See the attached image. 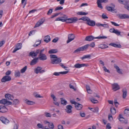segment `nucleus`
Here are the masks:
<instances>
[{"label":"nucleus","mask_w":129,"mask_h":129,"mask_svg":"<svg viewBox=\"0 0 129 129\" xmlns=\"http://www.w3.org/2000/svg\"><path fill=\"white\" fill-rule=\"evenodd\" d=\"M62 98H61V103L62 104H63L64 105H66V104L67 102L65 100L62 99Z\"/></svg>","instance_id":"79ce46f5"},{"label":"nucleus","mask_w":129,"mask_h":129,"mask_svg":"<svg viewBox=\"0 0 129 129\" xmlns=\"http://www.w3.org/2000/svg\"><path fill=\"white\" fill-rule=\"evenodd\" d=\"M78 20V19L77 17H72L70 18L66 19L65 18V21L68 23H75Z\"/></svg>","instance_id":"7ed1b4c3"},{"label":"nucleus","mask_w":129,"mask_h":129,"mask_svg":"<svg viewBox=\"0 0 129 129\" xmlns=\"http://www.w3.org/2000/svg\"><path fill=\"white\" fill-rule=\"evenodd\" d=\"M90 99L91 102L94 104L97 103L98 102V101L97 100L93 98H90Z\"/></svg>","instance_id":"2f4dec72"},{"label":"nucleus","mask_w":129,"mask_h":129,"mask_svg":"<svg viewBox=\"0 0 129 129\" xmlns=\"http://www.w3.org/2000/svg\"><path fill=\"white\" fill-rule=\"evenodd\" d=\"M55 21H60L63 22H64L65 21V18L63 17L57 18L55 19Z\"/></svg>","instance_id":"bb28decb"},{"label":"nucleus","mask_w":129,"mask_h":129,"mask_svg":"<svg viewBox=\"0 0 129 129\" xmlns=\"http://www.w3.org/2000/svg\"><path fill=\"white\" fill-rule=\"evenodd\" d=\"M97 3L98 5V7L101 9H102L103 8V7L102 6L101 3L99 1V0L97 1Z\"/></svg>","instance_id":"e433bc0d"},{"label":"nucleus","mask_w":129,"mask_h":129,"mask_svg":"<svg viewBox=\"0 0 129 129\" xmlns=\"http://www.w3.org/2000/svg\"><path fill=\"white\" fill-rule=\"evenodd\" d=\"M102 26L105 28H108L109 26L107 24H102Z\"/></svg>","instance_id":"4d7b16f0"},{"label":"nucleus","mask_w":129,"mask_h":129,"mask_svg":"<svg viewBox=\"0 0 129 129\" xmlns=\"http://www.w3.org/2000/svg\"><path fill=\"white\" fill-rule=\"evenodd\" d=\"M5 42L4 40H2L0 42V47L3 46Z\"/></svg>","instance_id":"bf43d9fd"},{"label":"nucleus","mask_w":129,"mask_h":129,"mask_svg":"<svg viewBox=\"0 0 129 129\" xmlns=\"http://www.w3.org/2000/svg\"><path fill=\"white\" fill-rule=\"evenodd\" d=\"M123 92V97H126L127 93V90L125 89H124L122 90Z\"/></svg>","instance_id":"4c0bfd02"},{"label":"nucleus","mask_w":129,"mask_h":129,"mask_svg":"<svg viewBox=\"0 0 129 129\" xmlns=\"http://www.w3.org/2000/svg\"><path fill=\"white\" fill-rule=\"evenodd\" d=\"M91 111L94 112H98L99 111V108L97 107L93 108Z\"/></svg>","instance_id":"c9c22d12"},{"label":"nucleus","mask_w":129,"mask_h":129,"mask_svg":"<svg viewBox=\"0 0 129 129\" xmlns=\"http://www.w3.org/2000/svg\"><path fill=\"white\" fill-rule=\"evenodd\" d=\"M90 55H85L83 57H81V58L82 60H83L84 59L90 58Z\"/></svg>","instance_id":"ea45409f"},{"label":"nucleus","mask_w":129,"mask_h":129,"mask_svg":"<svg viewBox=\"0 0 129 129\" xmlns=\"http://www.w3.org/2000/svg\"><path fill=\"white\" fill-rule=\"evenodd\" d=\"M48 125L49 127L50 128L53 129L54 128V126L53 123H49L48 124Z\"/></svg>","instance_id":"c03bdc74"},{"label":"nucleus","mask_w":129,"mask_h":129,"mask_svg":"<svg viewBox=\"0 0 129 129\" xmlns=\"http://www.w3.org/2000/svg\"><path fill=\"white\" fill-rule=\"evenodd\" d=\"M45 20V19L44 18L40 19L36 24L34 27L36 28L39 26L44 23Z\"/></svg>","instance_id":"0eeeda50"},{"label":"nucleus","mask_w":129,"mask_h":129,"mask_svg":"<svg viewBox=\"0 0 129 129\" xmlns=\"http://www.w3.org/2000/svg\"><path fill=\"white\" fill-rule=\"evenodd\" d=\"M102 17L103 19H107L108 17L106 16V15L104 13H103L102 14Z\"/></svg>","instance_id":"864d4df0"},{"label":"nucleus","mask_w":129,"mask_h":129,"mask_svg":"<svg viewBox=\"0 0 129 129\" xmlns=\"http://www.w3.org/2000/svg\"><path fill=\"white\" fill-rule=\"evenodd\" d=\"M51 40V39L49 36H47L45 37L44 39V41L46 43H48Z\"/></svg>","instance_id":"4be33fe9"},{"label":"nucleus","mask_w":129,"mask_h":129,"mask_svg":"<svg viewBox=\"0 0 129 129\" xmlns=\"http://www.w3.org/2000/svg\"><path fill=\"white\" fill-rule=\"evenodd\" d=\"M69 72L68 71H64L62 72H60V74H67Z\"/></svg>","instance_id":"0e129e2a"},{"label":"nucleus","mask_w":129,"mask_h":129,"mask_svg":"<svg viewBox=\"0 0 129 129\" xmlns=\"http://www.w3.org/2000/svg\"><path fill=\"white\" fill-rule=\"evenodd\" d=\"M37 126L38 128H41L43 129L44 128V127L43 126L42 124L40 123L38 124H37Z\"/></svg>","instance_id":"37998d69"},{"label":"nucleus","mask_w":129,"mask_h":129,"mask_svg":"<svg viewBox=\"0 0 129 129\" xmlns=\"http://www.w3.org/2000/svg\"><path fill=\"white\" fill-rule=\"evenodd\" d=\"M0 120L3 123L6 124L9 122V120L7 118L3 117H1L0 118Z\"/></svg>","instance_id":"4468645a"},{"label":"nucleus","mask_w":129,"mask_h":129,"mask_svg":"<svg viewBox=\"0 0 129 129\" xmlns=\"http://www.w3.org/2000/svg\"><path fill=\"white\" fill-rule=\"evenodd\" d=\"M26 103L28 105H33L35 104V103L33 101H30L27 99L25 101Z\"/></svg>","instance_id":"b1692460"},{"label":"nucleus","mask_w":129,"mask_h":129,"mask_svg":"<svg viewBox=\"0 0 129 129\" xmlns=\"http://www.w3.org/2000/svg\"><path fill=\"white\" fill-rule=\"evenodd\" d=\"M29 55L31 56L33 58L36 57L35 52L34 51L30 52L29 53Z\"/></svg>","instance_id":"72a5a7b5"},{"label":"nucleus","mask_w":129,"mask_h":129,"mask_svg":"<svg viewBox=\"0 0 129 129\" xmlns=\"http://www.w3.org/2000/svg\"><path fill=\"white\" fill-rule=\"evenodd\" d=\"M51 63L53 64H57L61 62V60L60 58H58L56 55L51 54L50 55Z\"/></svg>","instance_id":"f257e3e1"},{"label":"nucleus","mask_w":129,"mask_h":129,"mask_svg":"<svg viewBox=\"0 0 129 129\" xmlns=\"http://www.w3.org/2000/svg\"><path fill=\"white\" fill-rule=\"evenodd\" d=\"M81 51V48L80 47L79 48H78L75 50L74 52V53L78 52L79 51Z\"/></svg>","instance_id":"5fc2aeb1"},{"label":"nucleus","mask_w":129,"mask_h":129,"mask_svg":"<svg viewBox=\"0 0 129 129\" xmlns=\"http://www.w3.org/2000/svg\"><path fill=\"white\" fill-rule=\"evenodd\" d=\"M8 100L12 101V104L13 105H16L19 103V101L17 99H14V97H7Z\"/></svg>","instance_id":"20e7f679"},{"label":"nucleus","mask_w":129,"mask_h":129,"mask_svg":"<svg viewBox=\"0 0 129 129\" xmlns=\"http://www.w3.org/2000/svg\"><path fill=\"white\" fill-rule=\"evenodd\" d=\"M108 47V46L105 44H101L99 45V48L102 49H104Z\"/></svg>","instance_id":"7c9ffc66"},{"label":"nucleus","mask_w":129,"mask_h":129,"mask_svg":"<svg viewBox=\"0 0 129 129\" xmlns=\"http://www.w3.org/2000/svg\"><path fill=\"white\" fill-rule=\"evenodd\" d=\"M111 23H112V24L114 25L115 26H119V25L118 24H117L116 23H115V22H114L111 21Z\"/></svg>","instance_id":"e2e57ef3"},{"label":"nucleus","mask_w":129,"mask_h":129,"mask_svg":"<svg viewBox=\"0 0 129 129\" xmlns=\"http://www.w3.org/2000/svg\"><path fill=\"white\" fill-rule=\"evenodd\" d=\"M6 99H3L1 100H0V103L2 104H7L8 105H11L12 104V102L8 101L9 100L7 97H6Z\"/></svg>","instance_id":"39448f33"},{"label":"nucleus","mask_w":129,"mask_h":129,"mask_svg":"<svg viewBox=\"0 0 129 129\" xmlns=\"http://www.w3.org/2000/svg\"><path fill=\"white\" fill-rule=\"evenodd\" d=\"M89 46L92 48H93L95 46V44L94 42H92L90 44H89Z\"/></svg>","instance_id":"603ef678"},{"label":"nucleus","mask_w":129,"mask_h":129,"mask_svg":"<svg viewBox=\"0 0 129 129\" xmlns=\"http://www.w3.org/2000/svg\"><path fill=\"white\" fill-rule=\"evenodd\" d=\"M53 10L52 9H49L47 13V14L48 15H50L52 12Z\"/></svg>","instance_id":"49530a36"},{"label":"nucleus","mask_w":129,"mask_h":129,"mask_svg":"<svg viewBox=\"0 0 129 129\" xmlns=\"http://www.w3.org/2000/svg\"><path fill=\"white\" fill-rule=\"evenodd\" d=\"M89 46V44H87L81 47L80 48L81 50V51H83L86 50L88 48Z\"/></svg>","instance_id":"412c9836"},{"label":"nucleus","mask_w":129,"mask_h":129,"mask_svg":"<svg viewBox=\"0 0 129 129\" xmlns=\"http://www.w3.org/2000/svg\"><path fill=\"white\" fill-rule=\"evenodd\" d=\"M20 73L19 71H16L15 76L16 77H19L20 76Z\"/></svg>","instance_id":"473e14b6"},{"label":"nucleus","mask_w":129,"mask_h":129,"mask_svg":"<svg viewBox=\"0 0 129 129\" xmlns=\"http://www.w3.org/2000/svg\"><path fill=\"white\" fill-rule=\"evenodd\" d=\"M33 94V96L35 97H42L37 92H34Z\"/></svg>","instance_id":"de8ad7c7"},{"label":"nucleus","mask_w":129,"mask_h":129,"mask_svg":"<svg viewBox=\"0 0 129 129\" xmlns=\"http://www.w3.org/2000/svg\"><path fill=\"white\" fill-rule=\"evenodd\" d=\"M8 109L5 106H0V112L4 113L7 111Z\"/></svg>","instance_id":"f3484780"},{"label":"nucleus","mask_w":129,"mask_h":129,"mask_svg":"<svg viewBox=\"0 0 129 129\" xmlns=\"http://www.w3.org/2000/svg\"><path fill=\"white\" fill-rule=\"evenodd\" d=\"M124 116H129V109H125L124 111Z\"/></svg>","instance_id":"393cba45"},{"label":"nucleus","mask_w":129,"mask_h":129,"mask_svg":"<svg viewBox=\"0 0 129 129\" xmlns=\"http://www.w3.org/2000/svg\"><path fill=\"white\" fill-rule=\"evenodd\" d=\"M80 116L82 117H84L85 116V114L84 113H82L80 112Z\"/></svg>","instance_id":"680f3d73"},{"label":"nucleus","mask_w":129,"mask_h":129,"mask_svg":"<svg viewBox=\"0 0 129 129\" xmlns=\"http://www.w3.org/2000/svg\"><path fill=\"white\" fill-rule=\"evenodd\" d=\"M59 13H56L54 14H53L52 15V16L51 17V18H53L57 16L59 14Z\"/></svg>","instance_id":"3c124183"},{"label":"nucleus","mask_w":129,"mask_h":129,"mask_svg":"<svg viewBox=\"0 0 129 129\" xmlns=\"http://www.w3.org/2000/svg\"><path fill=\"white\" fill-rule=\"evenodd\" d=\"M88 65L86 64H80L79 63H78L75 64L74 66V67L76 68H79L83 67H87Z\"/></svg>","instance_id":"dca6fc26"},{"label":"nucleus","mask_w":129,"mask_h":129,"mask_svg":"<svg viewBox=\"0 0 129 129\" xmlns=\"http://www.w3.org/2000/svg\"><path fill=\"white\" fill-rule=\"evenodd\" d=\"M41 43V41H39L37 42H36L35 44L33 45V46L34 47H37L38 46V45H39Z\"/></svg>","instance_id":"a18cd8bd"},{"label":"nucleus","mask_w":129,"mask_h":129,"mask_svg":"<svg viewBox=\"0 0 129 129\" xmlns=\"http://www.w3.org/2000/svg\"><path fill=\"white\" fill-rule=\"evenodd\" d=\"M108 119L111 121L113 119V118L112 115L111 114L109 115H108Z\"/></svg>","instance_id":"13d9d810"},{"label":"nucleus","mask_w":129,"mask_h":129,"mask_svg":"<svg viewBox=\"0 0 129 129\" xmlns=\"http://www.w3.org/2000/svg\"><path fill=\"white\" fill-rule=\"evenodd\" d=\"M68 39L67 41V43L73 40L75 38V36L73 34H69L68 35Z\"/></svg>","instance_id":"9d476101"},{"label":"nucleus","mask_w":129,"mask_h":129,"mask_svg":"<svg viewBox=\"0 0 129 129\" xmlns=\"http://www.w3.org/2000/svg\"><path fill=\"white\" fill-rule=\"evenodd\" d=\"M115 30V29L114 28H111L109 30V31L110 32L114 33Z\"/></svg>","instance_id":"774afa93"},{"label":"nucleus","mask_w":129,"mask_h":129,"mask_svg":"<svg viewBox=\"0 0 129 129\" xmlns=\"http://www.w3.org/2000/svg\"><path fill=\"white\" fill-rule=\"evenodd\" d=\"M114 33L116 34L117 35H120L121 32L118 30H115Z\"/></svg>","instance_id":"09e8293b"},{"label":"nucleus","mask_w":129,"mask_h":129,"mask_svg":"<svg viewBox=\"0 0 129 129\" xmlns=\"http://www.w3.org/2000/svg\"><path fill=\"white\" fill-rule=\"evenodd\" d=\"M109 45L113 47L119 48H121V45L120 44H116L111 43Z\"/></svg>","instance_id":"6ab92c4d"},{"label":"nucleus","mask_w":129,"mask_h":129,"mask_svg":"<svg viewBox=\"0 0 129 129\" xmlns=\"http://www.w3.org/2000/svg\"><path fill=\"white\" fill-rule=\"evenodd\" d=\"M63 8L61 7H56L55 9V11H57V10H61Z\"/></svg>","instance_id":"8fccbe9b"},{"label":"nucleus","mask_w":129,"mask_h":129,"mask_svg":"<svg viewBox=\"0 0 129 129\" xmlns=\"http://www.w3.org/2000/svg\"><path fill=\"white\" fill-rule=\"evenodd\" d=\"M22 44L21 43H18L16 45V48L12 52L13 53L17 51L20 49L22 47Z\"/></svg>","instance_id":"ddd939ff"},{"label":"nucleus","mask_w":129,"mask_h":129,"mask_svg":"<svg viewBox=\"0 0 129 129\" xmlns=\"http://www.w3.org/2000/svg\"><path fill=\"white\" fill-rule=\"evenodd\" d=\"M77 14L80 15H85L87 14L88 13H85L84 12H78L77 13Z\"/></svg>","instance_id":"58836bf2"},{"label":"nucleus","mask_w":129,"mask_h":129,"mask_svg":"<svg viewBox=\"0 0 129 129\" xmlns=\"http://www.w3.org/2000/svg\"><path fill=\"white\" fill-rule=\"evenodd\" d=\"M89 19V18L88 17H86V16H84L79 19V20H82L84 21H86L87 22Z\"/></svg>","instance_id":"c756f323"},{"label":"nucleus","mask_w":129,"mask_h":129,"mask_svg":"<svg viewBox=\"0 0 129 129\" xmlns=\"http://www.w3.org/2000/svg\"><path fill=\"white\" fill-rule=\"evenodd\" d=\"M11 79V78L9 76H5L2 79L1 81L2 82H5L6 81H10Z\"/></svg>","instance_id":"423d86ee"},{"label":"nucleus","mask_w":129,"mask_h":129,"mask_svg":"<svg viewBox=\"0 0 129 129\" xmlns=\"http://www.w3.org/2000/svg\"><path fill=\"white\" fill-rule=\"evenodd\" d=\"M112 89L114 91H116L119 89L120 87L117 83H114L112 84Z\"/></svg>","instance_id":"6e6552de"},{"label":"nucleus","mask_w":129,"mask_h":129,"mask_svg":"<svg viewBox=\"0 0 129 129\" xmlns=\"http://www.w3.org/2000/svg\"><path fill=\"white\" fill-rule=\"evenodd\" d=\"M11 71H8L5 73V74L6 76H8L11 74Z\"/></svg>","instance_id":"69168bd1"},{"label":"nucleus","mask_w":129,"mask_h":129,"mask_svg":"<svg viewBox=\"0 0 129 129\" xmlns=\"http://www.w3.org/2000/svg\"><path fill=\"white\" fill-rule=\"evenodd\" d=\"M107 38V37L106 36H101L94 37L91 35H90L87 36L85 38V40L86 41H90L94 39H106Z\"/></svg>","instance_id":"f03ea898"},{"label":"nucleus","mask_w":129,"mask_h":129,"mask_svg":"<svg viewBox=\"0 0 129 129\" xmlns=\"http://www.w3.org/2000/svg\"><path fill=\"white\" fill-rule=\"evenodd\" d=\"M58 52L57 50L56 49H52L50 50L49 51V54L54 53Z\"/></svg>","instance_id":"cd10ccee"},{"label":"nucleus","mask_w":129,"mask_h":129,"mask_svg":"<svg viewBox=\"0 0 129 129\" xmlns=\"http://www.w3.org/2000/svg\"><path fill=\"white\" fill-rule=\"evenodd\" d=\"M38 59L40 60H44L47 59L46 55L45 54H39Z\"/></svg>","instance_id":"f8f14e48"},{"label":"nucleus","mask_w":129,"mask_h":129,"mask_svg":"<svg viewBox=\"0 0 129 129\" xmlns=\"http://www.w3.org/2000/svg\"><path fill=\"white\" fill-rule=\"evenodd\" d=\"M60 73L59 72H55L53 74V75H54L56 76H58L59 75Z\"/></svg>","instance_id":"338daca9"},{"label":"nucleus","mask_w":129,"mask_h":129,"mask_svg":"<svg viewBox=\"0 0 129 129\" xmlns=\"http://www.w3.org/2000/svg\"><path fill=\"white\" fill-rule=\"evenodd\" d=\"M66 109H65L66 112L68 113H71L72 112V107L70 105H68L66 106Z\"/></svg>","instance_id":"9b49d317"},{"label":"nucleus","mask_w":129,"mask_h":129,"mask_svg":"<svg viewBox=\"0 0 129 129\" xmlns=\"http://www.w3.org/2000/svg\"><path fill=\"white\" fill-rule=\"evenodd\" d=\"M106 9L109 11H110L112 12L114 11V9L112 8L111 7L109 6L106 7Z\"/></svg>","instance_id":"f704fd0d"},{"label":"nucleus","mask_w":129,"mask_h":129,"mask_svg":"<svg viewBox=\"0 0 129 129\" xmlns=\"http://www.w3.org/2000/svg\"><path fill=\"white\" fill-rule=\"evenodd\" d=\"M42 68L41 67H38L37 68L35 69V72L37 74L39 73H40V70L42 69Z\"/></svg>","instance_id":"a878e982"},{"label":"nucleus","mask_w":129,"mask_h":129,"mask_svg":"<svg viewBox=\"0 0 129 129\" xmlns=\"http://www.w3.org/2000/svg\"><path fill=\"white\" fill-rule=\"evenodd\" d=\"M27 69V66H25L24 68H23L20 71L21 72V73H24Z\"/></svg>","instance_id":"a19ab883"},{"label":"nucleus","mask_w":129,"mask_h":129,"mask_svg":"<svg viewBox=\"0 0 129 129\" xmlns=\"http://www.w3.org/2000/svg\"><path fill=\"white\" fill-rule=\"evenodd\" d=\"M110 111L112 114H114L116 113V110L115 108L112 107L110 108Z\"/></svg>","instance_id":"c85d7f7f"},{"label":"nucleus","mask_w":129,"mask_h":129,"mask_svg":"<svg viewBox=\"0 0 129 129\" xmlns=\"http://www.w3.org/2000/svg\"><path fill=\"white\" fill-rule=\"evenodd\" d=\"M86 23L88 25L91 26H94L95 25V22L93 20H91L89 18Z\"/></svg>","instance_id":"a211bd4d"},{"label":"nucleus","mask_w":129,"mask_h":129,"mask_svg":"<svg viewBox=\"0 0 129 129\" xmlns=\"http://www.w3.org/2000/svg\"><path fill=\"white\" fill-rule=\"evenodd\" d=\"M119 18L121 19H129V15L126 14H119L118 15Z\"/></svg>","instance_id":"1a4fd4ad"},{"label":"nucleus","mask_w":129,"mask_h":129,"mask_svg":"<svg viewBox=\"0 0 129 129\" xmlns=\"http://www.w3.org/2000/svg\"><path fill=\"white\" fill-rule=\"evenodd\" d=\"M83 106L82 105L79 103H77L75 106L76 109L78 111H80L82 110Z\"/></svg>","instance_id":"2eb2a0df"},{"label":"nucleus","mask_w":129,"mask_h":129,"mask_svg":"<svg viewBox=\"0 0 129 129\" xmlns=\"http://www.w3.org/2000/svg\"><path fill=\"white\" fill-rule=\"evenodd\" d=\"M70 103L72 104H74L75 105L77 104V103L74 100H71L70 101Z\"/></svg>","instance_id":"052dcab7"},{"label":"nucleus","mask_w":129,"mask_h":129,"mask_svg":"<svg viewBox=\"0 0 129 129\" xmlns=\"http://www.w3.org/2000/svg\"><path fill=\"white\" fill-rule=\"evenodd\" d=\"M114 67L116 69L118 73L120 74H122V72L121 71L120 69H119L118 67L116 64L114 65Z\"/></svg>","instance_id":"5701e85b"},{"label":"nucleus","mask_w":129,"mask_h":129,"mask_svg":"<svg viewBox=\"0 0 129 129\" xmlns=\"http://www.w3.org/2000/svg\"><path fill=\"white\" fill-rule=\"evenodd\" d=\"M103 68L104 69V70L105 72H106L109 73H110V71L108 70L105 67H103Z\"/></svg>","instance_id":"6e6d98bb"},{"label":"nucleus","mask_w":129,"mask_h":129,"mask_svg":"<svg viewBox=\"0 0 129 129\" xmlns=\"http://www.w3.org/2000/svg\"><path fill=\"white\" fill-rule=\"evenodd\" d=\"M38 59V58H35L32 60L30 63V64L31 65H33L36 64L37 62Z\"/></svg>","instance_id":"aec40b11"}]
</instances>
